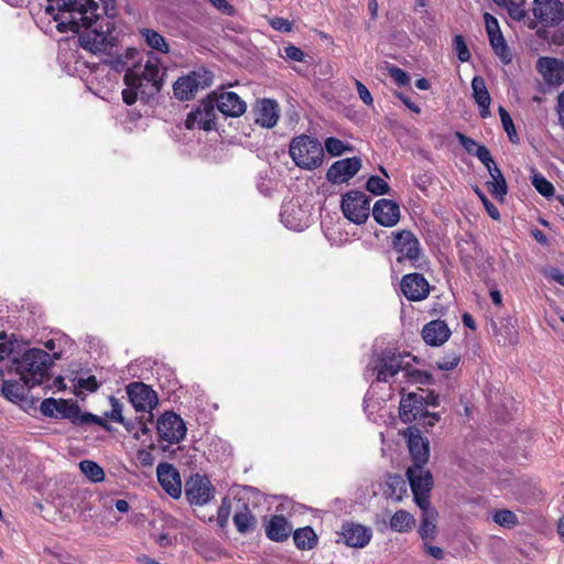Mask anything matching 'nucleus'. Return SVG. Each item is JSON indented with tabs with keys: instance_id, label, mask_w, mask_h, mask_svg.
<instances>
[{
	"instance_id": "f257e3e1",
	"label": "nucleus",
	"mask_w": 564,
	"mask_h": 564,
	"mask_svg": "<svg viewBox=\"0 0 564 564\" xmlns=\"http://www.w3.org/2000/svg\"><path fill=\"white\" fill-rule=\"evenodd\" d=\"M46 11L53 14L59 32L79 33L83 48L94 54H107L113 50L116 37L111 34L112 24L100 17L95 0H47Z\"/></svg>"
},
{
	"instance_id": "f03ea898",
	"label": "nucleus",
	"mask_w": 564,
	"mask_h": 564,
	"mask_svg": "<svg viewBox=\"0 0 564 564\" xmlns=\"http://www.w3.org/2000/svg\"><path fill=\"white\" fill-rule=\"evenodd\" d=\"M138 50L128 47L123 53L110 50L105 62L116 72L127 69L124 74L126 89L122 99L127 105H133L138 97L152 96L159 93L163 85L165 70L155 55H149L144 64L137 63Z\"/></svg>"
},
{
	"instance_id": "7ed1b4c3",
	"label": "nucleus",
	"mask_w": 564,
	"mask_h": 564,
	"mask_svg": "<svg viewBox=\"0 0 564 564\" xmlns=\"http://www.w3.org/2000/svg\"><path fill=\"white\" fill-rule=\"evenodd\" d=\"M365 375L375 381L392 384L398 382L399 376L402 377L400 384L403 381L423 383L424 379H427V375L404 365V356L393 349L375 352L366 367Z\"/></svg>"
},
{
	"instance_id": "20e7f679",
	"label": "nucleus",
	"mask_w": 564,
	"mask_h": 564,
	"mask_svg": "<svg viewBox=\"0 0 564 564\" xmlns=\"http://www.w3.org/2000/svg\"><path fill=\"white\" fill-rule=\"evenodd\" d=\"M40 410L45 416L53 419H66L77 426L95 424L108 429L105 420L98 415L83 412L77 402L72 400H56L54 398H47L42 401Z\"/></svg>"
},
{
	"instance_id": "39448f33",
	"label": "nucleus",
	"mask_w": 564,
	"mask_h": 564,
	"mask_svg": "<svg viewBox=\"0 0 564 564\" xmlns=\"http://www.w3.org/2000/svg\"><path fill=\"white\" fill-rule=\"evenodd\" d=\"M13 360L15 372L28 388L42 384L52 365L51 355L39 348L29 349L20 359Z\"/></svg>"
},
{
	"instance_id": "423d86ee",
	"label": "nucleus",
	"mask_w": 564,
	"mask_h": 564,
	"mask_svg": "<svg viewBox=\"0 0 564 564\" xmlns=\"http://www.w3.org/2000/svg\"><path fill=\"white\" fill-rule=\"evenodd\" d=\"M289 154L294 164L302 170L312 171L324 161V149L316 138L301 134L294 137L289 147Z\"/></svg>"
},
{
	"instance_id": "0eeeda50",
	"label": "nucleus",
	"mask_w": 564,
	"mask_h": 564,
	"mask_svg": "<svg viewBox=\"0 0 564 564\" xmlns=\"http://www.w3.org/2000/svg\"><path fill=\"white\" fill-rule=\"evenodd\" d=\"M392 247L399 254L398 262L408 260L412 267L421 268L422 249L419 239L410 230L392 232Z\"/></svg>"
},
{
	"instance_id": "6e6552de",
	"label": "nucleus",
	"mask_w": 564,
	"mask_h": 564,
	"mask_svg": "<svg viewBox=\"0 0 564 564\" xmlns=\"http://www.w3.org/2000/svg\"><path fill=\"white\" fill-rule=\"evenodd\" d=\"M341 212L344 216L356 225L365 224L370 213V199L359 191H350L341 197Z\"/></svg>"
},
{
	"instance_id": "1a4fd4ad",
	"label": "nucleus",
	"mask_w": 564,
	"mask_h": 564,
	"mask_svg": "<svg viewBox=\"0 0 564 564\" xmlns=\"http://www.w3.org/2000/svg\"><path fill=\"white\" fill-rule=\"evenodd\" d=\"M406 476L413 492L414 501L419 508L430 503L429 494L432 488V475L424 466H410Z\"/></svg>"
},
{
	"instance_id": "9d476101",
	"label": "nucleus",
	"mask_w": 564,
	"mask_h": 564,
	"mask_svg": "<svg viewBox=\"0 0 564 564\" xmlns=\"http://www.w3.org/2000/svg\"><path fill=\"white\" fill-rule=\"evenodd\" d=\"M129 401L137 412L151 413L158 405L159 399L156 392L143 382H131L127 386ZM152 416V414H150Z\"/></svg>"
},
{
	"instance_id": "9b49d317",
	"label": "nucleus",
	"mask_w": 564,
	"mask_h": 564,
	"mask_svg": "<svg viewBox=\"0 0 564 564\" xmlns=\"http://www.w3.org/2000/svg\"><path fill=\"white\" fill-rule=\"evenodd\" d=\"M159 436L169 442L176 444L181 442L186 434V426L182 417L173 412L162 414L156 423Z\"/></svg>"
},
{
	"instance_id": "f8f14e48",
	"label": "nucleus",
	"mask_w": 564,
	"mask_h": 564,
	"mask_svg": "<svg viewBox=\"0 0 564 564\" xmlns=\"http://www.w3.org/2000/svg\"><path fill=\"white\" fill-rule=\"evenodd\" d=\"M215 120L216 107L213 98L209 97L187 115L185 127L189 130L202 129L208 131L214 129Z\"/></svg>"
},
{
	"instance_id": "ddd939ff",
	"label": "nucleus",
	"mask_w": 564,
	"mask_h": 564,
	"mask_svg": "<svg viewBox=\"0 0 564 564\" xmlns=\"http://www.w3.org/2000/svg\"><path fill=\"white\" fill-rule=\"evenodd\" d=\"M210 77L207 72H193L178 78L174 86V95L180 100H189L195 94L209 85Z\"/></svg>"
},
{
	"instance_id": "4468645a",
	"label": "nucleus",
	"mask_w": 564,
	"mask_h": 564,
	"mask_svg": "<svg viewBox=\"0 0 564 564\" xmlns=\"http://www.w3.org/2000/svg\"><path fill=\"white\" fill-rule=\"evenodd\" d=\"M185 495L192 505L203 506L214 496V487L206 476L194 475L185 482Z\"/></svg>"
},
{
	"instance_id": "2eb2a0df",
	"label": "nucleus",
	"mask_w": 564,
	"mask_h": 564,
	"mask_svg": "<svg viewBox=\"0 0 564 564\" xmlns=\"http://www.w3.org/2000/svg\"><path fill=\"white\" fill-rule=\"evenodd\" d=\"M533 14L545 26L560 24L564 20L560 0H533Z\"/></svg>"
},
{
	"instance_id": "dca6fc26",
	"label": "nucleus",
	"mask_w": 564,
	"mask_h": 564,
	"mask_svg": "<svg viewBox=\"0 0 564 564\" xmlns=\"http://www.w3.org/2000/svg\"><path fill=\"white\" fill-rule=\"evenodd\" d=\"M408 441V447L413 459L412 466H425L430 457V445L427 438L416 427H408L404 433Z\"/></svg>"
},
{
	"instance_id": "f3484780",
	"label": "nucleus",
	"mask_w": 564,
	"mask_h": 564,
	"mask_svg": "<svg viewBox=\"0 0 564 564\" xmlns=\"http://www.w3.org/2000/svg\"><path fill=\"white\" fill-rule=\"evenodd\" d=\"M283 225L294 231H302L310 226V214L299 202H289L280 213Z\"/></svg>"
},
{
	"instance_id": "a211bd4d",
	"label": "nucleus",
	"mask_w": 564,
	"mask_h": 564,
	"mask_svg": "<svg viewBox=\"0 0 564 564\" xmlns=\"http://www.w3.org/2000/svg\"><path fill=\"white\" fill-rule=\"evenodd\" d=\"M361 169V160L357 156L334 162L327 170L326 178L332 184H341L352 178Z\"/></svg>"
},
{
	"instance_id": "6ab92c4d",
	"label": "nucleus",
	"mask_w": 564,
	"mask_h": 564,
	"mask_svg": "<svg viewBox=\"0 0 564 564\" xmlns=\"http://www.w3.org/2000/svg\"><path fill=\"white\" fill-rule=\"evenodd\" d=\"M400 288L409 301H422L430 294V284L420 273L405 274L401 280Z\"/></svg>"
},
{
	"instance_id": "aec40b11",
	"label": "nucleus",
	"mask_w": 564,
	"mask_h": 564,
	"mask_svg": "<svg viewBox=\"0 0 564 564\" xmlns=\"http://www.w3.org/2000/svg\"><path fill=\"white\" fill-rule=\"evenodd\" d=\"M210 97L216 109L226 117H239L246 111V102L236 93L224 91L219 95L213 94Z\"/></svg>"
},
{
	"instance_id": "412c9836",
	"label": "nucleus",
	"mask_w": 564,
	"mask_h": 564,
	"mask_svg": "<svg viewBox=\"0 0 564 564\" xmlns=\"http://www.w3.org/2000/svg\"><path fill=\"white\" fill-rule=\"evenodd\" d=\"M156 476L162 488L173 498L182 494L181 477L176 468L169 463H160L156 467Z\"/></svg>"
},
{
	"instance_id": "4be33fe9",
	"label": "nucleus",
	"mask_w": 564,
	"mask_h": 564,
	"mask_svg": "<svg viewBox=\"0 0 564 564\" xmlns=\"http://www.w3.org/2000/svg\"><path fill=\"white\" fill-rule=\"evenodd\" d=\"M372 216L381 226L393 227L400 220V207L391 199L381 198L376 202Z\"/></svg>"
},
{
	"instance_id": "5701e85b",
	"label": "nucleus",
	"mask_w": 564,
	"mask_h": 564,
	"mask_svg": "<svg viewBox=\"0 0 564 564\" xmlns=\"http://www.w3.org/2000/svg\"><path fill=\"white\" fill-rule=\"evenodd\" d=\"M536 69L550 85L558 86L564 82V63L554 57H540Z\"/></svg>"
},
{
	"instance_id": "b1692460",
	"label": "nucleus",
	"mask_w": 564,
	"mask_h": 564,
	"mask_svg": "<svg viewBox=\"0 0 564 564\" xmlns=\"http://www.w3.org/2000/svg\"><path fill=\"white\" fill-rule=\"evenodd\" d=\"M340 535L348 546L364 547L370 542L372 531L370 528L361 524L345 523L341 527Z\"/></svg>"
},
{
	"instance_id": "393cba45",
	"label": "nucleus",
	"mask_w": 564,
	"mask_h": 564,
	"mask_svg": "<svg viewBox=\"0 0 564 564\" xmlns=\"http://www.w3.org/2000/svg\"><path fill=\"white\" fill-rule=\"evenodd\" d=\"M425 410L422 394L411 392L401 398L399 414L402 422L412 423L416 421Z\"/></svg>"
},
{
	"instance_id": "a878e982",
	"label": "nucleus",
	"mask_w": 564,
	"mask_h": 564,
	"mask_svg": "<svg viewBox=\"0 0 564 564\" xmlns=\"http://www.w3.org/2000/svg\"><path fill=\"white\" fill-rule=\"evenodd\" d=\"M254 122L263 128H272L279 120V106L275 100L262 99L254 110Z\"/></svg>"
},
{
	"instance_id": "bb28decb",
	"label": "nucleus",
	"mask_w": 564,
	"mask_h": 564,
	"mask_svg": "<svg viewBox=\"0 0 564 564\" xmlns=\"http://www.w3.org/2000/svg\"><path fill=\"white\" fill-rule=\"evenodd\" d=\"M451 336V329L444 321L435 319L427 323L422 329V337L430 346L438 347Z\"/></svg>"
},
{
	"instance_id": "cd10ccee",
	"label": "nucleus",
	"mask_w": 564,
	"mask_h": 564,
	"mask_svg": "<svg viewBox=\"0 0 564 564\" xmlns=\"http://www.w3.org/2000/svg\"><path fill=\"white\" fill-rule=\"evenodd\" d=\"M473 97L479 107V113L481 118L490 116V102L491 98L486 87L485 79L480 76H475L471 80Z\"/></svg>"
},
{
	"instance_id": "c85d7f7f",
	"label": "nucleus",
	"mask_w": 564,
	"mask_h": 564,
	"mask_svg": "<svg viewBox=\"0 0 564 564\" xmlns=\"http://www.w3.org/2000/svg\"><path fill=\"white\" fill-rule=\"evenodd\" d=\"M292 531V527L283 516H272L265 525L267 536L275 542L286 540Z\"/></svg>"
},
{
	"instance_id": "c756f323",
	"label": "nucleus",
	"mask_w": 564,
	"mask_h": 564,
	"mask_svg": "<svg viewBox=\"0 0 564 564\" xmlns=\"http://www.w3.org/2000/svg\"><path fill=\"white\" fill-rule=\"evenodd\" d=\"M420 509L422 510V519L419 534L423 541L433 540L436 536L437 511L430 503Z\"/></svg>"
},
{
	"instance_id": "7c9ffc66",
	"label": "nucleus",
	"mask_w": 564,
	"mask_h": 564,
	"mask_svg": "<svg viewBox=\"0 0 564 564\" xmlns=\"http://www.w3.org/2000/svg\"><path fill=\"white\" fill-rule=\"evenodd\" d=\"M390 529L394 532H410L415 525L414 517L406 510H398L390 519Z\"/></svg>"
},
{
	"instance_id": "2f4dec72",
	"label": "nucleus",
	"mask_w": 564,
	"mask_h": 564,
	"mask_svg": "<svg viewBox=\"0 0 564 564\" xmlns=\"http://www.w3.org/2000/svg\"><path fill=\"white\" fill-rule=\"evenodd\" d=\"M490 181L487 182L489 192L496 197L502 199L507 194V182L505 180L503 174L498 169V166H492L489 171Z\"/></svg>"
},
{
	"instance_id": "473e14b6",
	"label": "nucleus",
	"mask_w": 564,
	"mask_h": 564,
	"mask_svg": "<svg viewBox=\"0 0 564 564\" xmlns=\"http://www.w3.org/2000/svg\"><path fill=\"white\" fill-rule=\"evenodd\" d=\"M490 46L495 54L500 58L503 65H508L512 62V53L509 50L505 36L502 33L488 36Z\"/></svg>"
},
{
	"instance_id": "72a5a7b5",
	"label": "nucleus",
	"mask_w": 564,
	"mask_h": 564,
	"mask_svg": "<svg viewBox=\"0 0 564 564\" xmlns=\"http://www.w3.org/2000/svg\"><path fill=\"white\" fill-rule=\"evenodd\" d=\"M295 545L301 550H312L317 543V535L310 527L297 529L293 534Z\"/></svg>"
},
{
	"instance_id": "f704fd0d",
	"label": "nucleus",
	"mask_w": 564,
	"mask_h": 564,
	"mask_svg": "<svg viewBox=\"0 0 564 564\" xmlns=\"http://www.w3.org/2000/svg\"><path fill=\"white\" fill-rule=\"evenodd\" d=\"M79 469L91 482H101L105 480L104 469L94 460H82L79 463Z\"/></svg>"
},
{
	"instance_id": "c9c22d12",
	"label": "nucleus",
	"mask_w": 564,
	"mask_h": 564,
	"mask_svg": "<svg viewBox=\"0 0 564 564\" xmlns=\"http://www.w3.org/2000/svg\"><path fill=\"white\" fill-rule=\"evenodd\" d=\"M141 35L150 47L162 53H166L169 51V46L164 37L156 31L143 29L141 30Z\"/></svg>"
},
{
	"instance_id": "e433bc0d",
	"label": "nucleus",
	"mask_w": 564,
	"mask_h": 564,
	"mask_svg": "<svg viewBox=\"0 0 564 564\" xmlns=\"http://www.w3.org/2000/svg\"><path fill=\"white\" fill-rule=\"evenodd\" d=\"M25 384H20L15 381H6L2 387L4 397L11 401H21L25 398Z\"/></svg>"
},
{
	"instance_id": "4c0bfd02",
	"label": "nucleus",
	"mask_w": 564,
	"mask_h": 564,
	"mask_svg": "<svg viewBox=\"0 0 564 564\" xmlns=\"http://www.w3.org/2000/svg\"><path fill=\"white\" fill-rule=\"evenodd\" d=\"M234 523L240 533H246L253 527L254 518L250 510L245 507L242 511L234 516Z\"/></svg>"
},
{
	"instance_id": "58836bf2",
	"label": "nucleus",
	"mask_w": 564,
	"mask_h": 564,
	"mask_svg": "<svg viewBox=\"0 0 564 564\" xmlns=\"http://www.w3.org/2000/svg\"><path fill=\"white\" fill-rule=\"evenodd\" d=\"M492 520L501 527L513 528L518 524L519 520L517 514L508 509L496 510L492 513Z\"/></svg>"
},
{
	"instance_id": "ea45409f",
	"label": "nucleus",
	"mask_w": 564,
	"mask_h": 564,
	"mask_svg": "<svg viewBox=\"0 0 564 564\" xmlns=\"http://www.w3.org/2000/svg\"><path fill=\"white\" fill-rule=\"evenodd\" d=\"M387 485H388L389 489L391 490L390 496L395 501H401L402 495L406 492V482H405V480L402 477L398 476V475L390 476L388 481H387Z\"/></svg>"
},
{
	"instance_id": "a19ab883",
	"label": "nucleus",
	"mask_w": 564,
	"mask_h": 564,
	"mask_svg": "<svg viewBox=\"0 0 564 564\" xmlns=\"http://www.w3.org/2000/svg\"><path fill=\"white\" fill-rule=\"evenodd\" d=\"M501 8H505L508 15L514 21H522L527 17V10L523 1L508 0Z\"/></svg>"
},
{
	"instance_id": "79ce46f5",
	"label": "nucleus",
	"mask_w": 564,
	"mask_h": 564,
	"mask_svg": "<svg viewBox=\"0 0 564 564\" xmlns=\"http://www.w3.org/2000/svg\"><path fill=\"white\" fill-rule=\"evenodd\" d=\"M531 183L542 196L551 197L554 195L553 184L541 174L533 173V175L531 176Z\"/></svg>"
},
{
	"instance_id": "37998d69",
	"label": "nucleus",
	"mask_w": 564,
	"mask_h": 564,
	"mask_svg": "<svg viewBox=\"0 0 564 564\" xmlns=\"http://www.w3.org/2000/svg\"><path fill=\"white\" fill-rule=\"evenodd\" d=\"M366 188L368 192L375 195H384L390 191L389 184L381 178L380 176L372 175L368 178L366 183Z\"/></svg>"
},
{
	"instance_id": "c03bdc74",
	"label": "nucleus",
	"mask_w": 564,
	"mask_h": 564,
	"mask_svg": "<svg viewBox=\"0 0 564 564\" xmlns=\"http://www.w3.org/2000/svg\"><path fill=\"white\" fill-rule=\"evenodd\" d=\"M325 150L332 156H339L344 152L351 151L352 149L351 147L345 144L341 140L334 137H329L325 140Z\"/></svg>"
},
{
	"instance_id": "a18cd8bd",
	"label": "nucleus",
	"mask_w": 564,
	"mask_h": 564,
	"mask_svg": "<svg viewBox=\"0 0 564 564\" xmlns=\"http://www.w3.org/2000/svg\"><path fill=\"white\" fill-rule=\"evenodd\" d=\"M499 116H500L502 127H503L506 133L508 134L509 140L512 143L518 142V135H517V131H516L513 121H512L510 115L508 113V111L503 107H499Z\"/></svg>"
},
{
	"instance_id": "49530a36",
	"label": "nucleus",
	"mask_w": 564,
	"mask_h": 564,
	"mask_svg": "<svg viewBox=\"0 0 564 564\" xmlns=\"http://www.w3.org/2000/svg\"><path fill=\"white\" fill-rule=\"evenodd\" d=\"M109 402L111 405V410L106 413V416L110 419L112 422L124 424V417L122 414L123 405L121 404V402L115 397H110Z\"/></svg>"
},
{
	"instance_id": "de8ad7c7",
	"label": "nucleus",
	"mask_w": 564,
	"mask_h": 564,
	"mask_svg": "<svg viewBox=\"0 0 564 564\" xmlns=\"http://www.w3.org/2000/svg\"><path fill=\"white\" fill-rule=\"evenodd\" d=\"M454 50L457 54V57L460 62L465 63L470 59V52L464 41L462 35L454 36Z\"/></svg>"
},
{
	"instance_id": "09e8293b",
	"label": "nucleus",
	"mask_w": 564,
	"mask_h": 564,
	"mask_svg": "<svg viewBox=\"0 0 564 564\" xmlns=\"http://www.w3.org/2000/svg\"><path fill=\"white\" fill-rule=\"evenodd\" d=\"M460 356L456 352L448 354L437 361V368L441 370H453L459 364Z\"/></svg>"
},
{
	"instance_id": "8fccbe9b",
	"label": "nucleus",
	"mask_w": 564,
	"mask_h": 564,
	"mask_svg": "<svg viewBox=\"0 0 564 564\" xmlns=\"http://www.w3.org/2000/svg\"><path fill=\"white\" fill-rule=\"evenodd\" d=\"M455 137L456 139L459 141L460 145L469 153V154H475V151H477V149L481 145V144H478L475 140H473L471 138L465 135L464 133L462 132H456L455 133Z\"/></svg>"
},
{
	"instance_id": "3c124183",
	"label": "nucleus",
	"mask_w": 564,
	"mask_h": 564,
	"mask_svg": "<svg viewBox=\"0 0 564 564\" xmlns=\"http://www.w3.org/2000/svg\"><path fill=\"white\" fill-rule=\"evenodd\" d=\"M475 156L486 166L489 171L492 166H496L495 161L489 152V150L485 145H480L477 151H475Z\"/></svg>"
},
{
	"instance_id": "603ef678",
	"label": "nucleus",
	"mask_w": 564,
	"mask_h": 564,
	"mask_svg": "<svg viewBox=\"0 0 564 564\" xmlns=\"http://www.w3.org/2000/svg\"><path fill=\"white\" fill-rule=\"evenodd\" d=\"M485 28L488 36L502 33L498 20L490 13L484 14Z\"/></svg>"
},
{
	"instance_id": "864d4df0",
	"label": "nucleus",
	"mask_w": 564,
	"mask_h": 564,
	"mask_svg": "<svg viewBox=\"0 0 564 564\" xmlns=\"http://www.w3.org/2000/svg\"><path fill=\"white\" fill-rule=\"evenodd\" d=\"M231 512V506L228 500L224 499L218 508L217 521L220 527H225L229 520Z\"/></svg>"
},
{
	"instance_id": "5fc2aeb1",
	"label": "nucleus",
	"mask_w": 564,
	"mask_h": 564,
	"mask_svg": "<svg viewBox=\"0 0 564 564\" xmlns=\"http://www.w3.org/2000/svg\"><path fill=\"white\" fill-rule=\"evenodd\" d=\"M440 419L441 416L438 413L429 412L427 410H425L415 422H417L420 425L424 427H432L435 425L436 422L440 421Z\"/></svg>"
},
{
	"instance_id": "6e6d98bb",
	"label": "nucleus",
	"mask_w": 564,
	"mask_h": 564,
	"mask_svg": "<svg viewBox=\"0 0 564 564\" xmlns=\"http://www.w3.org/2000/svg\"><path fill=\"white\" fill-rule=\"evenodd\" d=\"M76 387L88 392H95L99 388V384L95 376H89L87 378H79Z\"/></svg>"
},
{
	"instance_id": "4d7b16f0",
	"label": "nucleus",
	"mask_w": 564,
	"mask_h": 564,
	"mask_svg": "<svg viewBox=\"0 0 564 564\" xmlns=\"http://www.w3.org/2000/svg\"><path fill=\"white\" fill-rule=\"evenodd\" d=\"M389 74L394 83L399 86H404L409 83V75L401 68L392 66L389 68Z\"/></svg>"
},
{
	"instance_id": "13d9d810",
	"label": "nucleus",
	"mask_w": 564,
	"mask_h": 564,
	"mask_svg": "<svg viewBox=\"0 0 564 564\" xmlns=\"http://www.w3.org/2000/svg\"><path fill=\"white\" fill-rule=\"evenodd\" d=\"M283 56L294 62H303L305 54L299 47L294 45H289L284 47Z\"/></svg>"
},
{
	"instance_id": "bf43d9fd",
	"label": "nucleus",
	"mask_w": 564,
	"mask_h": 564,
	"mask_svg": "<svg viewBox=\"0 0 564 564\" xmlns=\"http://www.w3.org/2000/svg\"><path fill=\"white\" fill-rule=\"evenodd\" d=\"M479 198L481 199L488 215L492 218V219H499L500 218V213L498 210V208L486 197L485 194L480 193L479 191H476Z\"/></svg>"
},
{
	"instance_id": "052dcab7",
	"label": "nucleus",
	"mask_w": 564,
	"mask_h": 564,
	"mask_svg": "<svg viewBox=\"0 0 564 564\" xmlns=\"http://www.w3.org/2000/svg\"><path fill=\"white\" fill-rule=\"evenodd\" d=\"M270 25L276 31H281V32L292 31V23L289 20L283 19V18H273L270 21Z\"/></svg>"
},
{
	"instance_id": "680f3d73",
	"label": "nucleus",
	"mask_w": 564,
	"mask_h": 564,
	"mask_svg": "<svg viewBox=\"0 0 564 564\" xmlns=\"http://www.w3.org/2000/svg\"><path fill=\"white\" fill-rule=\"evenodd\" d=\"M545 278L555 281L560 285L564 286V273L557 268H549L543 271Z\"/></svg>"
},
{
	"instance_id": "e2e57ef3",
	"label": "nucleus",
	"mask_w": 564,
	"mask_h": 564,
	"mask_svg": "<svg viewBox=\"0 0 564 564\" xmlns=\"http://www.w3.org/2000/svg\"><path fill=\"white\" fill-rule=\"evenodd\" d=\"M355 84H356V88H357V91H358V95H359V98L366 104V105H371L372 104V96L370 94V91L368 90V88L359 80H355Z\"/></svg>"
},
{
	"instance_id": "0e129e2a",
	"label": "nucleus",
	"mask_w": 564,
	"mask_h": 564,
	"mask_svg": "<svg viewBox=\"0 0 564 564\" xmlns=\"http://www.w3.org/2000/svg\"><path fill=\"white\" fill-rule=\"evenodd\" d=\"M212 3L216 9L221 11L225 14H232V7L226 0H207Z\"/></svg>"
},
{
	"instance_id": "69168bd1",
	"label": "nucleus",
	"mask_w": 564,
	"mask_h": 564,
	"mask_svg": "<svg viewBox=\"0 0 564 564\" xmlns=\"http://www.w3.org/2000/svg\"><path fill=\"white\" fill-rule=\"evenodd\" d=\"M424 547H425V552L431 555L432 557L436 558V560H442L444 557V551L438 547V546H434V545H429L426 543V541H424Z\"/></svg>"
},
{
	"instance_id": "338daca9",
	"label": "nucleus",
	"mask_w": 564,
	"mask_h": 564,
	"mask_svg": "<svg viewBox=\"0 0 564 564\" xmlns=\"http://www.w3.org/2000/svg\"><path fill=\"white\" fill-rule=\"evenodd\" d=\"M138 459L143 466H151L153 464V455L149 451L142 449L138 452Z\"/></svg>"
},
{
	"instance_id": "774afa93",
	"label": "nucleus",
	"mask_w": 564,
	"mask_h": 564,
	"mask_svg": "<svg viewBox=\"0 0 564 564\" xmlns=\"http://www.w3.org/2000/svg\"><path fill=\"white\" fill-rule=\"evenodd\" d=\"M12 343H1L0 344V359L3 360L6 358H10L13 351Z\"/></svg>"
}]
</instances>
